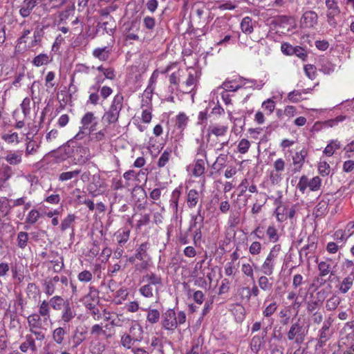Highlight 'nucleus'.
<instances>
[{
  "mask_svg": "<svg viewBox=\"0 0 354 354\" xmlns=\"http://www.w3.org/2000/svg\"><path fill=\"white\" fill-rule=\"evenodd\" d=\"M264 84L262 80H247L242 77H236L232 80H225L221 86L216 88V91L218 92L223 89L227 92H234L243 87L261 89Z\"/></svg>",
  "mask_w": 354,
  "mask_h": 354,
  "instance_id": "nucleus-1",
  "label": "nucleus"
},
{
  "mask_svg": "<svg viewBox=\"0 0 354 354\" xmlns=\"http://www.w3.org/2000/svg\"><path fill=\"white\" fill-rule=\"evenodd\" d=\"M49 321L37 315L35 313L27 317L28 330L34 334L37 341H43L46 338V326Z\"/></svg>",
  "mask_w": 354,
  "mask_h": 354,
  "instance_id": "nucleus-2",
  "label": "nucleus"
},
{
  "mask_svg": "<svg viewBox=\"0 0 354 354\" xmlns=\"http://www.w3.org/2000/svg\"><path fill=\"white\" fill-rule=\"evenodd\" d=\"M186 322V315L183 311H179L177 314L174 309L167 310L162 315V327L167 330L174 331L178 325H182Z\"/></svg>",
  "mask_w": 354,
  "mask_h": 354,
  "instance_id": "nucleus-3",
  "label": "nucleus"
},
{
  "mask_svg": "<svg viewBox=\"0 0 354 354\" xmlns=\"http://www.w3.org/2000/svg\"><path fill=\"white\" fill-rule=\"evenodd\" d=\"M124 97L122 93H118L111 102V104L108 111H105L102 120L109 124L118 122L120 113L123 107Z\"/></svg>",
  "mask_w": 354,
  "mask_h": 354,
  "instance_id": "nucleus-4",
  "label": "nucleus"
},
{
  "mask_svg": "<svg viewBox=\"0 0 354 354\" xmlns=\"http://www.w3.org/2000/svg\"><path fill=\"white\" fill-rule=\"evenodd\" d=\"M334 319L331 315L328 316L323 322L321 328L317 333V342L315 345V350L323 348L326 342L332 337L333 330L331 328Z\"/></svg>",
  "mask_w": 354,
  "mask_h": 354,
  "instance_id": "nucleus-5",
  "label": "nucleus"
},
{
  "mask_svg": "<svg viewBox=\"0 0 354 354\" xmlns=\"http://www.w3.org/2000/svg\"><path fill=\"white\" fill-rule=\"evenodd\" d=\"M308 329L300 319L293 323L287 333L288 340L293 341L295 344H301L305 340L308 335Z\"/></svg>",
  "mask_w": 354,
  "mask_h": 354,
  "instance_id": "nucleus-6",
  "label": "nucleus"
},
{
  "mask_svg": "<svg viewBox=\"0 0 354 354\" xmlns=\"http://www.w3.org/2000/svg\"><path fill=\"white\" fill-rule=\"evenodd\" d=\"M281 250V245L280 244H275L272 247L261 266L263 274L270 276L273 274L277 263V258Z\"/></svg>",
  "mask_w": 354,
  "mask_h": 354,
  "instance_id": "nucleus-7",
  "label": "nucleus"
},
{
  "mask_svg": "<svg viewBox=\"0 0 354 354\" xmlns=\"http://www.w3.org/2000/svg\"><path fill=\"white\" fill-rule=\"evenodd\" d=\"M175 68L176 70L172 72L171 74L169 76V81L170 83L169 90L171 93L175 91L178 90L180 77L185 75V71L183 69L178 68L177 67L176 63H172L167 66L165 69L161 71L162 73H166Z\"/></svg>",
  "mask_w": 354,
  "mask_h": 354,
  "instance_id": "nucleus-8",
  "label": "nucleus"
},
{
  "mask_svg": "<svg viewBox=\"0 0 354 354\" xmlns=\"http://www.w3.org/2000/svg\"><path fill=\"white\" fill-rule=\"evenodd\" d=\"M106 185L104 178L100 175L95 174L93 175L91 180L88 184L87 190L93 197L102 194L106 190Z\"/></svg>",
  "mask_w": 354,
  "mask_h": 354,
  "instance_id": "nucleus-9",
  "label": "nucleus"
},
{
  "mask_svg": "<svg viewBox=\"0 0 354 354\" xmlns=\"http://www.w3.org/2000/svg\"><path fill=\"white\" fill-rule=\"evenodd\" d=\"M227 131V128L223 125H212L207 129V137L210 140L212 136L217 138L220 142L218 147L216 149V151L223 149V148L228 143V139H222Z\"/></svg>",
  "mask_w": 354,
  "mask_h": 354,
  "instance_id": "nucleus-10",
  "label": "nucleus"
},
{
  "mask_svg": "<svg viewBox=\"0 0 354 354\" xmlns=\"http://www.w3.org/2000/svg\"><path fill=\"white\" fill-rule=\"evenodd\" d=\"M81 127L87 130L89 134L95 131L98 125L97 118L93 112H86L81 118Z\"/></svg>",
  "mask_w": 354,
  "mask_h": 354,
  "instance_id": "nucleus-11",
  "label": "nucleus"
},
{
  "mask_svg": "<svg viewBox=\"0 0 354 354\" xmlns=\"http://www.w3.org/2000/svg\"><path fill=\"white\" fill-rule=\"evenodd\" d=\"M140 30V24L136 21H133L125 26L124 36L126 40L139 41V32Z\"/></svg>",
  "mask_w": 354,
  "mask_h": 354,
  "instance_id": "nucleus-12",
  "label": "nucleus"
},
{
  "mask_svg": "<svg viewBox=\"0 0 354 354\" xmlns=\"http://www.w3.org/2000/svg\"><path fill=\"white\" fill-rule=\"evenodd\" d=\"M142 281L153 286L155 295H159L160 288L162 286V278L160 275L149 272L142 277Z\"/></svg>",
  "mask_w": 354,
  "mask_h": 354,
  "instance_id": "nucleus-13",
  "label": "nucleus"
},
{
  "mask_svg": "<svg viewBox=\"0 0 354 354\" xmlns=\"http://www.w3.org/2000/svg\"><path fill=\"white\" fill-rule=\"evenodd\" d=\"M308 156V149L305 147L302 148L299 151H297L292 156V164L294 171H300Z\"/></svg>",
  "mask_w": 354,
  "mask_h": 354,
  "instance_id": "nucleus-14",
  "label": "nucleus"
},
{
  "mask_svg": "<svg viewBox=\"0 0 354 354\" xmlns=\"http://www.w3.org/2000/svg\"><path fill=\"white\" fill-rule=\"evenodd\" d=\"M187 78L185 82H183L181 86L184 93H189L192 90V86H194L198 81L197 72L194 68L187 70Z\"/></svg>",
  "mask_w": 354,
  "mask_h": 354,
  "instance_id": "nucleus-15",
  "label": "nucleus"
},
{
  "mask_svg": "<svg viewBox=\"0 0 354 354\" xmlns=\"http://www.w3.org/2000/svg\"><path fill=\"white\" fill-rule=\"evenodd\" d=\"M203 198V192L195 189H191L187 192L186 203L188 208L193 209L196 207Z\"/></svg>",
  "mask_w": 354,
  "mask_h": 354,
  "instance_id": "nucleus-16",
  "label": "nucleus"
},
{
  "mask_svg": "<svg viewBox=\"0 0 354 354\" xmlns=\"http://www.w3.org/2000/svg\"><path fill=\"white\" fill-rule=\"evenodd\" d=\"M34 334L31 333L26 334L24 337V342H23L20 346L19 349L23 353H27L29 350L32 352H36L37 348L36 346L35 340L36 338L33 337Z\"/></svg>",
  "mask_w": 354,
  "mask_h": 354,
  "instance_id": "nucleus-17",
  "label": "nucleus"
},
{
  "mask_svg": "<svg viewBox=\"0 0 354 354\" xmlns=\"http://www.w3.org/2000/svg\"><path fill=\"white\" fill-rule=\"evenodd\" d=\"M158 77V73L157 71H153L149 80L148 85L142 95V97H145L147 100L149 99L152 101V97L156 88Z\"/></svg>",
  "mask_w": 354,
  "mask_h": 354,
  "instance_id": "nucleus-18",
  "label": "nucleus"
},
{
  "mask_svg": "<svg viewBox=\"0 0 354 354\" xmlns=\"http://www.w3.org/2000/svg\"><path fill=\"white\" fill-rule=\"evenodd\" d=\"M41 1V0H24L20 6L19 15L24 18L28 17Z\"/></svg>",
  "mask_w": 354,
  "mask_h": 354,
  "instance_id": "nucleus-19",
  "label": "nucleus"
},
{
  "mask_svg": "<svg viewBox=\"0 0 354 354\" xmlns=\"http://www.w3.org/2000/svg\"><path fill=\"white\" fill-rule=\"evenodd\" d=\"M301 24L304 28H313L317 24V15L313 11L306 12L301 17Z\"/></svg>",
  "mask_w": 354,
  "mask_h": 354,
  "instance_id": "nucleus-20",
  "label": "nucleus"
},
{
  "mask_svg": "<svg viewBox=\"0 0 354 354\" xmlns=\"http://www.w3.org/2000/svg\"><path fill=\"white\" fill-rule=\"evenodd\" d=\"M204 216L201 214V205L197 214H191L188 230L202 229L203 227Z\"/></svg>",
  "mask_w": 354,
  "mask_h": 354,
  "instance_id": "nucleus-21",
  "label": "nucleus"
},
{
  "mask_svg": "<svg viewBox=\"0 0 354 354\" xmlns=\"http://www.w3.org/2000/svg\"><path fill=\"white\" fill-rule=\"evenodd\" d=\"M98 293L97 290L91 287L89 292L84 297L83 302L86 308L91 310L95 307V304L97 303Z\"/></svg>",
  "mask_w": 354,
  "mask_h": 354,
  "instance_id": "nucleus-22",
  "label": "nucleus"
},
{
  "mask_svg": "<svg viewBox=\"0 0 354 354\" xmlns=\"http://www.w3.org/2000/svg\"><path fill=\"white\" fill-rule=\"evenodd\" d=\"M112 52L111 46H104L102 48H95L92 53L94 57L98 59L100 61H106Z\"/></svg>",
  "mask_w": 354,
  "mask_h": 354,
  "instance_id": "nucleus-23",
  "label": "nucleus"
},
{
  "mask_svg": "<svg viewBox=\"0 0 354 354\" xmlns=\"http://www.w3.org/2000/svg\"><path fill=\"white\" fill-rule=\"evenodd\" d=\"M354 283V276L348 275L343 278L337 286L339 291L342 294L348 292L353 287Z\"/></svg>",
  "mask_w": 354,
  "mask_h": 354,
  "instance_id": "nucleus-24",
  "label": "nucleus"
},
{
  "mask_svg": "<svg viewBox=\"0 0 354 354\" xmlns=\"http://www.w3.org/2000/svg\"><path fill=\"white\" fill-rule=\"evenodd\" d=\"M149 248V242L141 243L136 250L135 257L138 260L150 259V257L147 253Z\"/></svg>",
  "mask_w": 354,
  "mask_h": 354,
  "instance_id": "nucleus-25",
  "label": "nucleus"
},
{
  "mask_svg": "<svg viewBox=\"0 0 354 354\" xmlns=\"http://www.w3.org/2000/svg\"><path fill=\"white\" fill-rule=\"evenodd\" d=\"M100 86L98 85H92L89 87V96L86 101V104L97 105L99 103L100 95L97 93Z\"/></svg>",
  "mask_w": 354,
  "mask_h": 354,
  "instance_id": "nucleus-26",
  "label": "nucleus"
},
{
  "mask_svg": "<svg viewBox=\"0 0 354 354\" xmlns=\"http://www.w3.org/2000/svg\"><path fill=\"white\" fill-rule=\"evenodd\" d=\"M4 158L10 165H19L22 161V151H9Z\"/></svg>",
  "mask_w": 354,
  "mask_h": 354,
  "instance_id": "nucleus-27",
  "label": "nucleus"
},
{
  "mask_svg": "<svg viewBox=\"0 0 354 354\" xmlns=\"http://www.w3.org/2000/svg\"><path fill=\"white\" fill-rule=\"evenodd\" d=\"M50 304H48V301L44 300L42 301L39 306H38V313L37 315L44 318L45 319L50 321Z\"/></svg>",
  "mask_w": 354,
  "mask_h": 354,
  "instance_id": "nucleus-28",
  "label": "nucleus"
},
{
  "mask_svg": "<svg viewBox=\"0 0 354 354\" xmlns=\"http://www.w3.org/2000/svg\"><path fill=\"white\" fill-rule=\"evenodd\" d=\"M180 194L181 192L180 188H176L171 193V199L169 201V207L175 214H177L178 211V201Z\"/></svg>",
  "mask_w": 354,
  "mask_h": 354,
  "instance_id": "nucleus-29",
  "label": "nucleus"
},
{
  "mask_svg": "<svg viewBox=\"0 0 354 354\" xmlns=\"http://www.w3.org/2000/svg\"><path fill=\"white\" fill-rule=\"evenodd\" d=\"M142 333L143 330L142 326L139 324L135 322L131 326L129 333L127 334L140 342L142 339Z\"/></svg>",
  "mask_w": 354,
  "mask_h": 354,
  "instance_id": "nucleus-30",
  "label": "nucleus"
},
{
  "mask_svg": "<svg viewBox=\"0 0 354 354\" xmlns=\"http://www.w3.org/2000/svg\"><path fill=\"white\" fill-rule=\"evenodd\" d=\"M331 260L328 259L326 261H321L318 263L317 267L319 270V276L321 277H326L328 274H332Z\"/></svg>",
  "mask_w": 354,
  "mask_h": 354,
  "instance_id": "nucleus-31",
  "label": "nucleus"
},
{
  "mask_svg": "<svg viewBox=\"0 0 354 354\" xmlns=\"http://www.w3.org/2000/svg\"><path fill=\"white\" fill-rule=\"evenodd\" d=\"M52 61V57L47 53H41L32 61V64L36 67H39L44 65H47Z\"/></svg>",
  "mask_w": 354,
  "mask_h": 354,
  "instance_id": "nucleus-32",
  "label": "nucleus"
},
{
  "mask_svg": "<svg viewBox=\"0 0 354 354\" xmlns=\"http://www.w3.org/2000/svg\"><path fill=\"white\" fill-rule=\"evenodd\" d=\"M266 233L270 242L275 243L279 241L280 234L274 225H269L266 229Z\"/></svg>",
  "mask_w": 354,
  "mask_h": 354,
  "instance_id": "nucleus-33",
  "label": "nucleus"
},
{
  "mask_svg": "<svg viewBox=\"0 0 354 354\" xmlns=\"http://www.w3.org/2000/svg\"><path fill=\"white\" fill-rule=\"evenodd\" d=\"M205 171V160L203 158H197L194 164L192 174L195 177H199L204 174Z\"/></svg>",
  "mask_w": 354,
  "mask_h": 354,
  "instance_id": "nucleus-34",
  "label": "nucleus"
},
{
  "mask_svg": "<svg viewBox=\"0 0 354 354\" xmlns=\"http://www.w3.org/2000/svg\"><path fill=\"white\" fill-rule=\"evenodd\" d=\"M189 118L184 113H180L176 117L175 127L180 132L185 130L187 126Z\"/></svg>",
  "mask_w": 354,
  "mask_h": 354,
  "instance_id": "nucleus-35",
  "label": "nucleus"
},
{
  "mask_svg": "<svg viewBox=\"0 0 354 354\" xmlns=\"http://www.w3.org/2000/svg\"><path fill=\"white\" fill-rule=\"evenodd\" d=\"M341 147L340 142L337 140H332L329 142L324 150V153L330 157L332 156L336 150L339 149Z\"/></svg>",
  "mask_w": 354,
  "mask_h": 354,
  "instance_id": "nucleus-36",
  "label": "nucleus"
},
{
  "mask_svg": "<svg viewBox=\"0 0 354 354\" xmlns=\"http://www.w3.org/2000/svg\"><path fill=\"white\" fill-rule=\"evenodd\" d=\"M1 138L3 141L10 145L19 144L22 139L17 132L3 133L1 136Z\"/></svg>",
  "mask_w": 354,
  "mask_h": 354,
  "instance_id": "nucleus-37",
  "label": "nucleus"
},
{
  "mask_svg": "<svg viewBox=\"0 0 354 354\" xmlns=\"http://www.w3.org/2000/svg\"><path fill=\"white\" fill-rule=\"evenodd\" d=\"M241 29L246 35H250L253 32L254 28L251 17H245L243 18L241 22Z\"/></svg>",
  "mask_w": 354,
  "mask_h": 354,
  "instance_id": "nucleus-38",
  "label": "nucleus"
},
{
  "mask_svg": "<svg viewBox=\"0 0 354 354\" xmlns=\"http://www.w3.org/2000/svg\"><path fill=\"white\" fill-rule=\"evenodd\" d=\"M258 286L261 290L265 292H270L272 289V283L266 275H262L258 279Z\"/></svg>",
  "mask_w": 354,
  "mask_h": 354,
  "instance_id": "nucleus-39",
  "label": "nucleus"
},
{
  "mask_svg": "<svg viewBox=\"0 0 354 354\" xmlns=\"http://www.w3.org/2000/svg\"><path fill=\"white\" fill-rule=\"evenodd\" d=\"M308 93V89H304L302 91L294 90L288 93V98L291 102L297 103L305 99L302 96L303 93Z\"/></svg>",
  "mask_w": 354,
  "mask_h": 354,
  "instance_id": "nucleus-40",
  "label": "nucleus"
},
{
  "mask_svg": "<svg viewBox=\"0 0 354 354\" xmlns=\"http://www.w3.org/2000/svg\"><path fill=\"white\" fill-rule=\"evenodd\" d=\"M26 139L28 140V141L26 143V156H30L36 153L38 149L39 148V143H38L35 140L30 139L28 135L26 136Z\"/></svg>",
  "mask_w": 354,
  "mask_h": 354,
  "instance_id": "nucleus-41",
  "label": "nucleus"
},
{
  "mask_svg": "<svg viewBox=\"0 0 354 354\" xmlns=\"http://www.w3.org/2000/svg\"><path fill=\"white\" fill-rule=\"evenodd\" d=\"M63 307L64 310L62 313V319L64 322L68 323L73 319L75 313L68 302H66Z\"/></svg>",
  "mask_w": 354,
  "mask_h": 354,
  "instance_id": "nucleus-42",
  "label": "nucleus"
},
{
  "mask_svg": "<svg viewBox=\"0 0 354 354\" xmlns=\"http://www.w3.org/2000/svg\"><path fill=\"white\" fill-rule=\"evenodd\" d=\"M136 342H138V341L134 339V338L131 337L127 333H124L121 335L120 344L126 349H131L132 351V348H135L133 346Z\"/></svg>",
  "mask_w": 354,
  "mask_h": 354,
  "instance_id": "nucleus-43",
  "label": "nucleus"
},
{
  "mask_svg": "<svg viewBox=\"0 0 354 354\" xmlns=\"http://www.w3.org/2000/svg\"><path fill=\"white\" fill-rule=\"evenodd\" d=\"M341 301V298L339 296L334 295L326 300V309L328 311L334 310L338 307Z\"/></svg>",
  "mask_w": 354,
  "mask_h": 354,
  "instance_id": "nucleus-44",
  "label": "nucleus"
},
{
  "mask_svg": "<svg viewBox=\"0 0 354 354\" xmlns=\"http://www.w3.org/2000/svg\"><path fill=\"white\" fill-rule=\"evenodd\" d=\"M227 160V156L220 154L212 165V168L218 172H220L225 166Z\"/></svg>",
  "mask_w": 354,
  "mask_h": 354,
  "instance_id": "nucleus-45",
  "label": "nucleus"
},
{
  "mask_svg": "<svg viewBox=\"0 0 354 354\" xmlns=\"http://www.w3.org/2000/svg\"><path fill=\"white\" fill-rule=\"evenodd\" d=\"M154 287L146 283L139 288V293L144 297L150 299L154 296Z\"/></svg>",
  "mask_w": 354,
  "mask_h": 354,
  "instance_id": "nucleus-46",
  "label": "nucleus"
},
{
  "mask_svg": "<svg viewBox=\"0 0 354 354\" xmlns=\"http://www.w3.org/2000/svg\"><path fill=\"white\" fill-rule=\"evenodd\" d=\"M12 173V169L8 165L2 168L0 173V189L3 187V184L11 177Z\"/></svg>",
  "mask_w": 354,
  "mask_h": 354,
  "instance_id": "nucleus-47",
  "label": "nucleus"
},
{
  "mask_svg": "<svg viewBox=\"0 0 354 354\" xmlns=\"http://www.w3.org/2000/svg\"><path fill=\"white\" fill-rule=\"evenodd\" d=\"M80 174V169H75L73 171H64L59 175L58 179L61 182H64L76 178Z\"/></svg>",
  "mask_w": 354,
  "mask_h": 354,
  "instance_id": "nucleus-48",
  "label": "nucleus"
},
{
  "mask_svg": "<svg viewBox=\"0 0 354 354\" xmlns=\"http://www.w3.org/2000/svg\"><path fill=\"white\" fill-rule=\"evenodd\" d=\"M66 331L62 327H58L53 331L52 337L56 344H61L63 343Z\"/></svg>",
  "mask_w": 354,
  "mask_h": 354,
  "instance_id": "nucleus-49",
  "label": "nucleus"
},
{
  "mask_svg": "<svg viewBox=\"0 0 354 354\" xmlns=\"http://www.w3.org/2000/svg\"><path fill=\"white\" fill-rule=\"evenodd\" d=\"M48 302L50 304V308L52 307L55 310H61L64 304H66L60 296H54Z\"/></svg>",
  "mask_w": 354,
  "mask_h": 354,
  "instance_id": "nucleus-50",
  "label": "nucleus"
},
{
  "mask_svg": "<svg viewBox=\"0 0 354 354\" xmlns=\"http://www.w3.org/2000/svg\"><path fill=\"white\" fill-rule=\"evenodd\" d=\"M87 136H89V133L87 130L85 129H83L82 127H79V131L77 133V134L68 141V143L70 145H73L75 143L77 140H84Z\"/></svg>",
  "mask_w": 354,
  "mask_h": 354,
  "instance_id": "nucleus-51",
  "label": "nucleus"
},
{
  "mask_svg": "<svg viewBox=\"0 0 354 354\" xmlns=\"http://www.w3.org/2000/svg\"><path fill=\"white\" fill-rule=\"evenodd\" d=\"M40 216V213L37 209H32L28 212L26 218V223L33 225L37 222Z\"/></svg>",
  "mask_w": 354,
  "mask_h": 354,
  "instance_id": "nucleus-52",
  "label": "nucleus"
},
{
  "mask_svg": "<svg viewBox=\"0 0 354 354\" xmlns=\"http://www.w3.org/2000/svg\"><path fill=\"white\" fill-rule=\"evenodd\" d=\"M160 312L157 309H150L147 315V321L151 324H156L160 319Z\"/></svg>",
  "mask_w": 354,
  "mask_h": 354,
  "instance_id": "nucleus-53",
  "label": "nucleus"
},
{
  "mask_svg": "<svg viewBox=\"0 0 354 354\" xmlns=\"http://www.w3.org/2000/svg\"><path fill=\"white\" fill-rule=\"evenodd\" d=\"M253 266L248 263H244L241 265V272L242 273L251 279L252 281L254 280V272L253 269Z\"/></svg>",
  "mask_w": 354,
  "mask_h": 354,
  "instance_id": "nucleus-54",
  "label": "nucleus"
},
{
  "mask_svg": "<svg viewBox=\"0 0 354 354\" xmlns=\"http://www.w3.org/2000/svg\"><path fill=\"white\" fill-rule=\"evenodd\" d=\"M106 128H104L97 132H93L89 134V139L91 141L100 142L104 140L106 138Z\"/></svg>",
  "mask_w": 354,
  "mask_h": 354,
  "instance_id": "nucleus-55",
  "label": "nucleus"
},
{
  "mask_svg": "<svg viewBox=\"0 0 354 354\" xmlns=\"http://www.w3.org/2000/svg\"><path fill=\"white\" fill-rule=\"evenodd\" d=\"M171 149H165L163 153L160 155L158 161V166L159 167H165L167 162H169L171 158Z\"/></svg>",
  "mask_w": 354,
  "mask_h": 354,
  "instance_id": "nucleus-56",
  "label": "nucleus"
},
{
  "mask_svg": "<svg viewBox=\"0 0 354 354\" xmlns=\"http://www.w3.org/2000/svg\"><path fill=\"white\" fill-rule=\"evenodd\" d=\"M17 245L24 249L26 247L28 241V234L26 232H20L17 234Z\"/></svg>",
  "mask_w": 354,
  "mask_h": 354,
  "instance_id": "nucleus-57",
  "label": "nucleus"
},
{
  "mask_svg": "<svg viewBox=\"0 0 354 354\" xmlns=\"http://www.w3.org/2000/svg\"><path fill=\"white\" fill-rule=\"evenodd\" d=\"M318 171L322 176H327L330 173V167L329 164L324 160H320L318 164Z\"/></svg>",
  "mask_w": 354,
  "mask_h": 354,
  "instance_id": "nucleus-58",
  "label": "nucleus"
},
{
  "mask_svg": "<svg viewBox=\"0 0 354 354\" xmlns=\"http://www.w3.org/2000/svg\"><path fill=\"white\" fill-rule=\"evenodd\" d=\"M297 187L302 194H304L308 187L310 189L308 178L306 176H302L299 180Z\"/></svg>",
  "mask_w": 354,
  "mask_h": 354,
  "instance_id": "nucleus-59",
  "label": "nucleus"
},
{
  "mask_svg": "<svg viewBox=\"0 0 354 354\" xmlns=\"http://www.w3.org/2000/svg\"><path fill=\"white\" fill-rule=\"evenodd\" d=\"M75 216L74 214H68L64 219L62 221L60 228L62 231H65L68 229L71 224L75 221Z\"/></svg>",
  "mask_w": 354,
  "mask_h": 354,
  "instance_id": "nucleus-60",
  "label": "nucleus"
},
{
  "mask_svg": "<svg viewBox=\"0 0 354 354\" xmlns=\"http://www.w3.org/2000/svg\"><path fill=\"white\" fill-rule=\"evenodd\" d=\"M130 231L129 230H123L121 232H119L116 235L117 241L119 244L123 245L127 242L129 239Z\"/></svg>",
  "mask_w": 354,
  "mask_h": 354,
  "instance_id": "nucleus-61",
  "label": "nucleus"
},
{
  "mask_svg": "<svg viewBox=\"0 0 354 354\" xmlns=\"http://www.w3.org/2000/svg\"><path fill=\"white\" fill-rule=\"evenodd\" d=\"M105 350V345L100 342H93L91 345V351L93 354H101Z\"/></svg>",
  "mask_w": 354,
  "mask_h": 354,
  "instance_id": "nucleus-62",
  "label": "nucleus"
},
{
  "mask_svg": "<svg viewBox=\"0 0 354 354\" xmlns=\"http://www.w3.org/2000/svg\"><path fill=\"white\" fill-rule=\"evenodd\" d=\"M309 185L311 192L318 191L322 185V179L319 176H315L309 180Z\"/></svg>",
  "mask_w": 354,
  "mask_h": 354,
  "instance_id": "nucleus-63",
  "label": "nucleus"
},
{
  "mask_svg": "<svg viewBox=\"0 0 354 354\" xmlns=\"http://www.w3.org/2000/svg\"><path fill=\"white\" fill-rule=\"evenodd\" d=\"M250 147V142L247 139L243 138L241 139L238 144V151L240 153H245L248 152L249 148Z\"/></svg>",
  "mask_w": 354,
  "mask_h": 354,
  "instance_id": "nucleus-64",
  "label": "nucleus"
}]
</instances>
